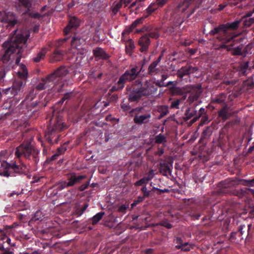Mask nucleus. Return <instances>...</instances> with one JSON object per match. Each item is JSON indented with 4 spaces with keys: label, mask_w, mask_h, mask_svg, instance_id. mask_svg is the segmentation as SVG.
Returning a JSON list of instances; mask_svg holds the SVG:
<instances>
[{
    "label": "nucleus",
    "mask_w": 254,
    "mask_h": 254,
    "mask_svg": "<svg viewBox=\"0 0 254 254\" xmlns=\"http://www.w3.org/2000/svg\"><path fill=\"white\" fill-rule=\"evenodd\" d=\"M134 48V42L132 40L129 39L127 41L126 43V50L127 53H132V51Z\"/></svg>",
    "instance_id": "ea45409f"
},
{
    "label": "nucleus",
    "mask_w": 254,
    "mask_h": 254,
    "mask_svg": "<svg viewBox=\"0 0 254 254\" xmlns=\"http://www.w3.org/2000/svg\"><path fill=\"white\" fill-rule=\"evenodd\" d=\"M206 114L205 109L204 108H201L197 113L196 112V116H195L192 120L190 121L191 124L194 123L196 122L201 116Z\"/></svg>",
    "instance_id": "4c0bfd02"
},
{
    "label": "nucleus",
    "mask_w": 254,
    "mask_h": 254,
    "mask_svg": "<svg viewBox=\"0 0 254 254\" xmlns=\"http://www.w3.org/2000/svg\"><path fill=\"white\" fill-rule=\"evenodd\" d=\"M144 19L145 18L143 16L139 18H137L134 21H133L132 23L130 25L129 27L130 31H131L132 29L137 27V25H139V24L142 23Z\"/></svg>",
    "instance_id": "c03bdc74"
},
{
    "label": "nucleus",
    "mask_w": 254,
    "mask_h": 254,
    "mask_svg": "<svg viewBox=\"0 0 254 254\" xmlns=\"http://www.w3.org/2000/svg\"><path fill=\"white\" fill-rule=\"evenodd\" d=\"M166 142V137L161 133L156 135L155 137V142L156 143H165Z\"/></svg>",
    "instance_id": "79ce46f5"
},
{
    "label": "nucleus",
    "mask_w": 254,
    "mask_h": 254,
    "mask_svg": "<svg viewBox=\"0 0 254 254\" xmlns=\"http://www.w3.org/2000/svg\"><path fill=\"white\" fill-rule=\"evenodd\" d=\"M89 185H90V180L87 182H86L85 183H84L83 184H82V185L80 186L78 188V190H79L80 191H83L84 190H85L86 189H88V188L89 187Z\"/></svg>",
    "instance_id": "4d7b16f0"
},
{
    "label": "nucleus",
    "mask_w": 254,
    "mask_h": 254,
    "mask_svg": "<svg viewBox=\"0 0 254 254\" xmlns=\"http://www.w3.org/2000/svg\"><path fill=\"white\" fill-rule=\"evenodd\" d=\"M159 112L160 113V117H163L168 113V108L166 106H162L159 108Z\"/></svg>",
    "instance_id": "49530a36"
},
{
    "label": "nucleus",
    "mask_w": 254,
    "mask_h": 254,
    "mask_svg": "<svg viewBox=\"0 0 254 254\" xmlns=\"http://www.w3.org/2000/svg\"><path fill=\"white\" fill-rule=\"evenodd\" d=\"M75 95V94L74 93V92L73 91H72V92H67V93H65L63 97L66 100L70 99L72 97H74Z\"/></svg>",
    "instance_id": "774afa93"
},
{
    "label": "nucleus",
    "mask_w": 254,
    "mask_h": 254,
    "mask_svg": "<svg viewBox=\"0 0 254 254\" xmlns=\"http://www.w3.org/2000/svg\"><path fill=\"white\" fill-rule=\"evenodd\" d=\"M4 170L0 174V175L4 177H15L17 175H26L28 172V169L26 166V171L24 173H15L14 170L12 169H4Z\"/></svg>",
    "instance_id": "a878e982"
},
{
    "label": "nucleus",
    "mask_w": 254,
    "mask_h": 254,
    "mask_svg": "<svg viewBox=\"0 0 254 254\" xmlns=\"http://www.w3.org/2000/svg\"><path fill=\"white\" fill-rule=\"evenodd\" d=\"M68 181H60L55 184L57 191H61L64 189L72 187L76 184H79L81 181L87 178L86 175L77 176L75 173H71L67 174Z\"/></svg>",
    "instance_id": "1a4fd4ad"
},
{
    "label": "nucleus",
    "mask_w": 254,
    "mask_h": 254,
    "mask_svg": "<svg viewBox=\"0 0 254 254\" xmlns=\"http://www.w3.org/2000/svg\"><path fill=\"white\" fill-rule=\"evenodd\" d=\"M228 105H225L223 108L218 112V115L223 120H226L229 117V113L227 111Z\"/></svg>",
    "instance_id": "c9c22d12"
},
{
    "label": "nucleus",
    "mask_w": 254,
    "mask_h": 254,
    "mask_svg": "<svg viewBox=\"0 0 254 254\" xmlns=\"http://www.w3.org/2000/svg\"><path fill=\"white\" fill-rule=\"evenodd\" d=\"M93 53L95 57L99 59L106 60L109 57L104 50L100 47L96 48L93 50Z\"/></svg>",
    "instance_id": "c85d7f7f"
},
{
    "label": "nucleus",
    "mask_w": 254,
    "mask_h": 254,
    "mask_svg": "<svg viewBox=\"0 0 254 254\" xmlns=\"http://www.w3.org/2000/svg\"><path fill=\"white\" fill-rule=\"evenodd\" d=\"M197 70V67H192L190 65H187L182 66L178 70L177 75L179 78L182 79L184 76L190 75L191 73H195Z\"/></svg>",
    "instance_id": "a211bd4d"
},
{
    "label": "nucleus",
    "mask_w": 254,
    "mask_h": 254,
    "mask_svg": "<svg viewBox=\"0 0 254 254\" xmlns=\"http://www.w3.org/2000/svg\"><path fill=\"white\" fill-rule=\"evenodd\" d=\"M236 185V182L234 180H225L221 181L219 183V187L220 188L219 192L223 194L229 193L228 189Z\"/></svg>",
    "instance_id": "412c9836"
},
{
    "label": "nucleus",
    "mask_w": 254,
    "mask_h": 254,
    "mask_svg": "<svg viewBox=\"0 0 254 254\" xmlns=\"http://www.w3.org/2000/svg\"><path fill=\"white\" fill-rule=\"evenodd\" d=\"M240 192L242 195H245L246 193H248L249 192H250L253 195L254 198V190L251 189L249 188H244L240 190Z\"/></svg>",
    "instance_id": "13d9d810"
},
{
    "label": "nucleus",
    "mask_w": 254,
    "mask_h": 254,
    "mask_svg": "<svg viewBox=\"0 0 254 254\" xmlns=\"http://www.w3.org/2000/svg\"><path fill=\"white\" fill-rule=\"evenodd\" d=\"M3 232L1 231L0 233V236H2L1 239H0V241H2V244L5 246L4 245V242L7 243V244L9 246H13L14 245H12L10 243L11 240L9 238L7 237L5 235H3Z\"/></svg>",
    "instance_id": "a18cd8bd"
},
{
    "label": "nucleus",
    "mask_w": 254,
    "mask_h": 254,
    "mask_svg": "<svg viewBox=\"0 0 254 254\" xmlns=\"http://www.w3.org/2000/svg\"><path fill=\"white\" fill-rule=\"evenodd\" d=\"M154 171L153 169H151L146 174V176L144 177L146 179L148 182H149L154 178Z\"/></svg>",
    "instance_id": "6e6d98bb"
},
{
    "label": "nucleus",
    "mask_w": 254,
    "mask_h": 254,
    "mask_svg": "<svg viewBox=\"0 0 254 254\" xmlns=\"http://www.w3.org/2000/svg\"><path fill=\"white\" fill-rule=\"evenodd\" d=\"M104 215L105 212L103 211L97 213L91 219L92 221L91 224L93 225H96L102 219Z\"/></svg>",
    "instance_id": "e433bc0d"
},
{
    "label": "nucleus",
    "mask_w": 254,
    "mask_h": 254,
    "mask_svg": "<svg viewBox=\"0 0 254 254\" xmlns=\"http://www.w3.org/2000/svg\"><path fill=\"white\" fill-rule=\"evenodd\" d=\"M35 96L34 94V92H30V93L26 97L25 100L21 102L22 105H26V106H32L33 107H36L38 103L37 101H33Z\"/></svg>",
    "instance_id": "b1692460"
},
{
    "label": "nucleus",
    "mask_w": 254,
    "mask_h": 254,
    "mask_svg": "<svg viewBox=\"0 0 254 254\" xmlns=\"http://www.w3.org/2000/svg\"><path fill=\"white\" fill-rule=\"evenodd\" d=\"M186 92L190 93L187 102L189 104H191L193 102L197 100L201 93V85H187L185 86Z\"/></svg>",
    "instance_id": "f8f14e48"
},
{
    "label": "nucleus",
    "mask_w": 254,
    "mask_h": 254,
    "mask_svg": "<svg viewBox=\"0 0 254 254\" xmlns=\"http://www.w3.org/2000/svg\"><path fill=\"white\" fill-rule=\"evenodd\" d=\"M138 45L140 47L139 50L141 52L147 53L148 52L149 46L150 45V40L147 35H144L139 39Z\"/></svg>",
    "instance_id": "aec40b11"
},
{
    "label": "nucleus",
    "mask_w": 254,
    "mask_h": 254,
    "mask_svg": "<svg viewBox=\"0 0 254 254\" xmlns=\"http://www.w3.org/2000/svg\"><path fill=\"white\" fill-rule=\"evenodd\" d=\"M203 209L196 205L190 207L188 211V215L193 220L199 219L200 216L202 215Z\"/></svg>",
    "instance_id": "4be33fe9"
},
{
    "label": "nucleus",
    "mask_w": 254,
    "mask_h": 254,
    "mask_svg": "<svg viewBox=\"0 0 254 254\" xmlns=\"http://www.w3.org/2000/svg\"><path fill=\"white\" fill-rule=\"evenodd\" d=\"M29 37V34L18 32L17 29H15L10 34L9 40L2 44L4 53L0 58V86L12 77V69L15 64H19L22 46Z\"/></svg>",
    "instance_id": "f257e3e1"
},
{
    "label": "nucleus",
    "mask_w": 254,
    "mask_h": 254,
    "mask_svg": "<svg viewBox=\"0 0 254 254\" xmlns=\"http://www.w3.org/2000/svg\"><path fill=\"white\" fill-rule=\"evenodd\" d=\"M8 152L6 150H1L0 152V162L1 166L3 169H12L15 173H24L26 171V165L24 164L18 165L15 161H11L8 163L6 160L8 157Z\"/></svg>",
    "instance_id": "6e6552de"
},
{
    "label": "nucleus",
    "mask_w": 254,
    "mask_h": 254,
    "mask_svg": "<svg viewBox=\"0 0 254 254\" xmlns=\"http://www.w3.org/2000/svg\"><path fill=\"white\" fill-rule=\"evenodd\" d=\"M157 64L153 62L148 66L147 73L150 75H155L158 74L160 71V68L158 67Z\"/></svg>",
    "instance_id": "2f4dec72"
},
{
    "label": "nucleus",
    "mask_w": 254,
    "mask_h": 254,
    "mask_svg": "<svg viewBox=\"0 0 254 254\" xmlns=\"http://www.w3.org/2000/svg\"><path fill=\"white\" fill-rule=\"evenodd\" d=\"M0 21L3 26L6 29L10 30L17 23V17L13 13L7 12L0 17Z\"/></svg>",
    "instance_id": "ddd939ff"
},
{
    "label": "nucleus",
    "mask_w": 254,
    "mask_h": 254,
    "mask_svg": "<svg viewBox=\"0 0 254 254\" xmlns=\"http://www.w3.org/2000/svg\"><path fill=\"white\" fill-rule=\"evenodd\" d=\"M227 98V94L225 93H221L215 96V97H212L211 99V103L217 104L225 106L227 105L226 102Z\"/></svg>",
    "instance_id": "5701e85b"
},
{
    "label": "nucleus",
    "mask_w": 254,
    "mask_h": 254,
    "mask_svg": "<svg viewBox=\"0 0 254 254\" xmlns=\"http://www.w3.org/2000/svg\"><path fill=\"white\" fill-rule=\"evenodd\" d=\"M234 21H239V28L240 27L241 23L243 24V27L247 28L251 26L254 23V18H247L245 16H243L241 19L236 20Z\"/></svg>",
    "instance_id": "c756f323"
},
{
    "label": "nucleus",
    "mask_w": 254,
    "mask_h": 254,
    "mask_svg": "<svg viewBox=\"0 0 254 254\" xmlns=\"http://www.w3.org/2000/svg\"><path fill=\"white\" fill-rule=\"evenodd\" d=\"M47 49L46 48H43L40 52L38 53L35 57L33 58V61L35 63H38L42 60H43L47 53Z\"/></svg>",
    "instance_id": "f704fd0d"
},
{
    "label": "nucleus",
    "mask_w": 254,
    "mask_h": 254,
    "mask_svg": "<svg viewBox=\"0 0 254 254\" xmlns=\"http://www.w3.org/2000/svg\"><path fill=\"white\" fill-rule=\"evenodd\" d=\"M249 67L248 62H242L237 68V71L240 76L246 75V72Z\"/></svg>",
    "instance_id": "473e14b6"
},
{
    "label": "nucleus",
    "mask_w": 254,
    "mask_h": 254,
    "mask_svg": "<svg viewBox=\"0 0 254 254\" xmlns=\"http://www.w3.org/2000/svg\"><path fill=\"white\" fill-rule=\"evenodd\" d=\"M40 150L30 142H23L15 148L14 154L16 158H24L31 163L37 165L39 161Z\"/></svg>",
    "instance_id": "20e7f679"
},
{
    "label": "nucleus",
    "mask_w": 254,
    "mask_h": 254,
    "mask_svg": "<svg viewBox=\"0 0 254 254\" xmlns=\"http://www.w3.org/2000/svg\"><path fill=\"white\" fill-rule=\"evenodd\" d=\"M159 172L163 176H166L167 174H171V169L168 164L167 163H160L159 167Z\"/></svg>",
    "instance_id": "72a5a7b5"
},
{
    "label": "nucleus",
    "mask_w": 254,
    "mask_h": 254,
    "mask_svg": "<svg viewBox=\"0 0 254 254\" xmlns=\"http://www.w3.org/2000/svg\"><path fill=\"white\" fill-rule=\"evenodd\" d=\"M152 29L150 31H148V33L147 34H145V35H147V37L149 38H152L154 39H157L159 37V34L157 31H151Z\"/></svg>",
    "instance_id": "09e8293b"
},
{
    "label": "nucleus",
    "mask_w": 254,
    "mask_h": 254,
    "mask_svg": "<svg viewBox=\"0 0 254 254\" xmlns=\"http://www.w3.org/2000/svg\"><path fill=\"white\" fill-rule=\"evenodd\" d=\"M18 2L17 5V9L21 10V7H23L25 8V11L23 14L28 15L33 18L40 19L43 18L44 15H41L38 12H35L30 9L32 6L33 0H18Z\"/></svg>",
    "instance_id": "9b49d317"
},
{
    "label": "nucleus",
    "mask_w": 254,
    "mask_h": 254,
    "mask_svg": "<svg viewBox=\"0 0 254 254\" xmlns=\"http://www.w3.org/2000/svg\"><path fill=\"white\" fill-rule=\"evenodd\" d=\"M86 38L82 33H75L72 37L71 45L72 48L77 49H82V46L86 43Z\"/></svg>",
    "instance_id": "dca6fc26"
},
{
    "label": "nucleus",
    "mask_w": 254,
    "mask_h": 254,
    "mask_svg": "<svg viewBox=\"0 0 254 254\" xmlns=\"http://www.w3.org/2000/svg\"><path fill=\"white\" fill-rule=\"evenodd\" d=\"M144 200V199L143 198V197H141V196H138L136 199H135L133 200V202L131 203V208H133L134 207H135L137 204H139L140 203L142 202Z\"/></svg>",
    "instance_id": "603ef678"
},
{
    "label": "nucleus",
    "mask_w": 254,
    "mask_h": 254,
    "mask_svg": "<svg viewBox=\"0 0 254 254\" xmlns=\"http://www.w3.org/2000/svg\"><path fill=\"white\" fill-rule=\"evenodd\" d=\"M239 28V21H233L232 22H227L226 23L220 24L217 26L214 27L210 31L209 34L211 36H214L220 33L221 31H223L227 35L234 36L233 39L230 43V46L234 47L236 44H243L245 37H240L237 38L238 36L241 35V33H236L235 31Z\"/></svg>",
    "instance_id": "7ed1b4c3"
},
{
    "label": "nucleus",
    "mask_w": 254,
    "mask_h": 254,
    "mask_svg": "<svg viewBox=\"0 0 254 254\" xmlns=\"http://www.w3.org/2000/svg\"><path fill=\"white\" fill-rule=\"evenodd\" d=\"M89 204L88 203H85L82 207H77L76 209L75 214L78 216H81L85 212Z\"/></svg>",
    "instance_id": "a19ab883"
},
{
    "label": "nucleus",
    "mask_w": 254,
    "mask_h": 254,
    "mask_svg": "<svg viewBox=\"0 0 254 254\" xmlns=\"http://www.w3.org/2000/svg\"><path fill=\"white\" fill-rule=\"evenodd\" d=\"M136 111L133 122L137 125L147 124L152 121V115L150 110H146L143 108H136L134 110Z\"/></svg>",
    "instance_id": "9d476101"
},
{
    "label": "nucleus",
    "mask_w": 254,
    "mask_h": 254,
    "mask_svg": "<svg viewBox=\"0 0 254 254\" xmlns=\"http://www.w3.org/2000/svg\"><path fill=\"white\" fill-rule=\"evenodd\" d=\"M63 51L56 49L51 57L50 62L51 63H55L60 61L63 59Z\"/></svg>",
    "instance_id": "7c9ffc66"
},
{
    "label": "nucleus",
    "mask_w": 254,
    "mask_h": 254,
    "mask_svg": "<svg viewBox=\"0 0 254 254\" xmlns=\"http://www.w3.org/2000/svg\"><path fill=\"white\" fill-rule=\"evenodd\" d=\"M141 191L143 193V195L141 196V197H143V198L145 199V198L148 197L150 196L151 194V191L148 190L146 186L142 187L141 189Z\"/></svg>",
    "instance_id": "de8ad7c7"
},
{
    "label": "nucleus",
    "mask_w": 254,
    "mask_h": 254,
    "mask_svg": "<svg viewBox=\"0 0 254 254\" xmlns=\"http://www.w3.org/2000/svg\"><path fill=\"white\" fill-rule=\"evenodd\" d=\"M53 76V75H48L45 78H43L41 81L39 82L36 86V88L38 90H42L46 89H49L50 88L55 86L52 80L51 79V78H52Z\"/></svg>",
    "instance_id": "f3484780"
},
{
    "label": "nucleus",
    "mask_w": 254,
    "mask_h": 254,
    "mask_svg": "<svg viewBox=\"0 0 254 254\" xmlns=\"http://www.w3.org/2000/svg\"><path fill=\"white\" fill-rule=\"evenodd\" d=\"M157 86L165 87L163 82L158 81L156 84L151 80H146L142 82L141 79L135 80L130 85L126 87L129 102H138L143 96H148L154 94L157 90Z\"/></svg>",
    "instance_id": "f03ea898"
},
{
    "label": "nucleus",
    "mask_w": 254,
    "mask_h": 254,
    "mask_svg": "<svg viewBox=\"0 0 254 254\" xmlns=\"http://www.w3.org/2000/svg\"><path fill=\"white\" fill-rule=\"evenodd\" d=\"M218 36H217L216 39L218 40L219 42L222 43V44L220 45L218 49H226L228 51V49L230 48V45H228V44H230L231 43L232 40L233 39L234 36L232 35H227V34H225L223 31H221Z\"/></svg>",
    "instance_id": "2eb2a0df"
},
{
    "label": "nucleus",
    "mask_w": 254,
    "mask_h": 254,
    "mask_svg": "<svg viewBox=\"0 0 254 254\" xmlns=\"http://www.w3.org/2000/svg\"><path fill=\"white\" fill-rule=\"evenodd\" d=\"M152 29V26L150 25L144 26L143 27L140 29L136 30V33L144 32L146 31H150Z\"/></svg>",
    "instance_id": "680f3d73"
},
{
    "label": "nucleus",
    "mask_w": 254,
    "mask_h": 254,
    "mask_svg": "<svg viewBox=\"0 0 254 254\" xmlns=\"http://www.w3.org/2000/svg\"><path fill=\"white\" fill-rule=\"evenodd\" d=\"M18 78L16 79L11 87L1 89L3 95H8V98L17 95L26 84L28 76V70L23 64L20 65V70L17 72Z\"/></svg>",
    "instance_id": "423d86ee"
},
{
    "label": "nucleus",
    "mask_w": 254,
    "mask_h": 254,
    "mask_svg": "<svg viewBox=\"0 0 254 254\" xmlns=\"http://www.w3.org/2000/svg\"><path fill=\"white\" fill-rule=\"evenodd\" d=\"M47 126L45 138L46 141L51 144L53 143V141H56L57 139V132L61 131L66 127V126L63 122V117L60 115L51 119L49 125H48Z\"/></svg>",
    "instance_id": "0eeeda50"
},
{
    "label": "nucleus",
    "mask_w": 254,
    "mask_h": 254,
    "mask_svg": "<svg viewBox=\"0 0 254 254\" xmlns=\"http://www.w3.org/2000/svg\"><path fill=\"white\" fill-rule=\"evenodd\" d=\"M43 216L42 215V212L40 211H37L34 216L32 217V220L34 221H37L42 220Z\"/></svg>",
    "instance_id": "bf43d9fd"
},
{
    "label": "nucleus",
    "mask_w": 254,
    "mask_h": 254,
    "mask_svg": "<svg viewBox=\"0 0 254 254\" xmlns=\"http://www.w3.org/2000/svg\"><path fill=\"white\" fill-rule=\"evenodd\" d=\"M157 7L155 5V3L151 4L146 9L147 14L144 15L143 17L145 18L150 15L152 12H153Z\"/></svg>",
    "instance_id": "37998d69"
},
{
    "label": "nucleus",
    "mask_w": 254,
    "mask_h": 254,
    "mask_svg": "<svg viewBox=\"0 0 254 254\" xmlns=\"http://www.w3.org/2000/svg\"><path fill=\"white\" fill-rule=\"evenodd\" d=\"M213 130V128L212 126H208L206 127L203 130L199 142H203L204 140H208L211 135Z\"/></svg>",
    "instance_id": "bb28decb"
},
{
    "label": "nucleus",
    "mask_w": 254,
    "mask_h": 254,
    "mask_svg": "<svg viewBox=\"0 0 254 254\" xmlns=\"http://www.w3.org/2000/svg\"><path fill=\"white\" fill-rule=\"evenodd\" d=\"M59 156L60 155H59V154L56 153L53 155L51 157L48 158L46 162L47 163H51L52 161L57 160Z\"/></svg>",
    "instance_id": "69168bd1"
},
{
    "label": "nucleus",
    "mask_w": 254,
    "mask_h": 254,
    "mask_svg": "<svg viewBox=\"0 0 254 254\" xmlns=\"http://www.w3.org/2000/svg\"><path fill=\"white\" fill-rule=\"evenodd\" d=\"M144 63H142L141 66H131L129 68L125 71L119 78L118 82L110 89V92H114L122 90L126 83L130 82L139 76L145 69L143 68Z\"/></svg>",
    "instance_id": "39448f33"
},
{
    "label": "nucleus",
    "mask_w": 254,
    "mask_h": 254,
    "mask_svg": "<svg viewBox=\"0 0 254 254\" xmlns=\"http://www.w3.org/2000/svg\"><path fill=\"white\" fill-rule=\"evenodd\" d=\"M122 2L120 0L118 2H117L113 7L112 9V11L113 13L115 14L117 13V12L119 11L120 9L122 6Z\"/></svg>",
    "instance_id": "864d4df0"
},
{
    "label": "nucleus",
    "mask_w": 254,
    "mask_h": 254,
    "mask_svg": "<svg viewBox=\"0 0 254 254\" xmlns=\"http://www.w3.org/2000/svg\"><path fill=\"white\" fill-rule=\"evenodd\" d=\"M129 208V204H124L120 206L118 209V211L123 214L127 212V210Z\"/></svg>",
    "instance_id": "3c124183"
},
{
    "label": "nucleus",
    "mask_w": 254,
    "mask_h": 254,
    "mask_svg": "<svg viewBox=\"0 0 254 254\" xmlns=\"http://www.w3.org/2000/svg\"><path fill=\"white\" fill-rule=\"evenodd\" d=\"M196 106L194 107H189L186 110L184 116L183 117L184 121L187 122L196 116V110L195 109Z\"/></svg>",
    "instance_id": "cd10ccee"
},
{
    "label": "nucleus",
    "mask_w": 254,
    "mask_h": 254,
    "mask_svg": "<svg viewBox=\"0 0 254 254\" xmlns=\"http://www.w3.org/2000/svg\"><path fill=\"white\" fill-rule=\"evenodd\" d=\"M181 102V99H177L176 100L172 101L171 102V106H170L171 108L179 109V105Z\"/></svg>",
    "instance_id": "5fc2aeb1"
},
{
    "label": "nucleus",
    "mask_w": 254,
    "mask_h": 254,
    "mask_svg": "<svg viewBox=\"0 0 254 254\" xmlns=\"http://www.w3.org/2000/svg\"><path fill=\"white\" fill-rule=\"evenodd\" d=\"M185 87L183 88L177 87L174 90V92L176 94L178 95H183L185 93Z\"/></svg>",
    "instance_id": "0e129e2a"
},
{
    "label": "nucleus",
    "mask_w": 254,
    "mask_h": 254,
    "mask_svg": "<svg viewBox=\"0 0 254 254\" xmlns=\"http://www.w3.org/2000/svg\"><path fill=\"white\" fill-rule=\"evenodd\" d=\"M81 21L75 16H69L68 18V22L66 26L64 29V34L65 36H68L70 33L80 26Z\"/></svg>",
    "instance_id": "4468645a"
},
{
    "label": "nucleus",
    "mask_w": 254,
    "mask_h": 254,
    "mask_svg": "<svg viewBox=\"0 0 254 254\" xmlns=\"http://www.w3.org/2000/svg\"><path fill=\"white\" fill-rule=\"evenodd\" d=\"M242 181L243 182L242 184L244 186L249 187H254V178L253 179L249 180L243 179L242 180Z\"/></svg>",
    "instance_id": "8fccbe9b"
},
{
    "label": "nucleus",
    "mask_w": 254,
    "mask_h": 254,
    "mask_svg": "<svg viewBox=\"0 0 254 254\" xmlns=\"http://www.w3.org/2000/svg\"><path fill=\"white\" fill-rule=\"evenodd\" d=\"M2 241H0V254H13V252L8 247H6V248H4Z\"/></svg>",
    "instance_id": "58836bf2"
},
{
    "label": "nucleus",
    "mask_w": 254,
    "mask_h": 254,
    "mask_svg": "<svg viewBox=\"0 0 254 254\" xmlns=\"http://www.w3.org/2000/svg\"><path fill=\"white\" fill-rule=\"evenodd\" d=\"M148 183V182L147 181L146 179L144 177L142 178V179L139 180L138 181H136L134 183L135 186H140L144 184H147Z\"/></svg>",
    "instance_id": "052dcab7"
},
{
    "label": "nucleus",
    "mask_w": 254,
    "mask_h": 254,
    "mask_svg": "<svg viewBox=\"0 0 254 254\" xmlns=\"http://www.w3.org/2000/svg\"><path fill=\"white\" fill-rule=\"evenodd\" d=\"M121 108L124 111H127L130 110V106L129 105L128 103H125L124 101H123L121 104Z\"/></svg>",
    "instance_id": "338daca9"
},
{
    "label": "nucleus",
    "mask_w": 254,
    "mask_h": 254,
    "mask_svg": "<svg viewBox=\"0 0 254 254\" xmlns=\"http://www.w3.org/2000/svg\"><path fill=\"white\" fill-rule=\"evenodd\" d=\"M66 149L67 148L66 144H63L60 147L57 149V153L59 154V155H60L64 153Z\"/></svg>",
    "instance_id": "e2e57ef3"
},
{
    "label": "nucleus",
    "mask_w": 254,
    "mask_h": 254,
    "mask_svg": "<svg viewBox=\"0 0 254 254\" xmlns=\"http://www.w3.org/2000/svg\"><path fill=\"white\" fill-rule=\"evenodd\" d=\"M243 44H241L236 47H230L228 51L232 52V55L234 56L245 55L247 54V50H243Z\"/></svg>",
    "instance_id": "393cba45"
},
{
    "label": "nucleus",
    "mask_w": 254,
    "mask_h": 254,
    "mask_svg": "<svg viewBox=\"0 0 254 254\" xmlns=\"http://www.w3.org/2000/svg\"><path fill=\"white\" fill-rule=\"evenodd\" d=\"M66 73L67 71L65 68L64 66H61L49 75H53L52 78H51V79L55 85H56L62 79V77L65 76Z\"/></svg>",
    "instance_id": "6ab92c4d"
}]
</instances>
